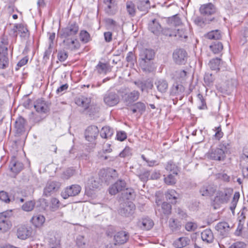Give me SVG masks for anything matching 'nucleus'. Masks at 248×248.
<instances>
[{
  "label": "nucleus",
  "mask_w": 248,
  "mask_h": 248,
  "mask_svg": "<svg viewBox=\"0 0 248 248\" xmlns=\"http://www.w3.org/2000/svg\"><path fill=\"white\" fill-rule=\"evenodd\" d=\"M91 99L90 98L81 96L76 99L75 103L78 106L84 108L85 110L89 109V115H93L98 111V108L93 105L90 106Z\"/></svg>",
  "instance_id": "f257e3e1"
},
{
  "label": "nucleus",
  "mask_w": 248,
  "mask_h": 248,
  "mask_svg": "<svg viewBox=\"0 0 248 248\" xmlns=\"http://www.w3.org/2000/svg\"><path fill=\"white\" fill-rule=\"evenodd\" d=\"M155 56V52L152 49L143 48L140 53V65L142 66L143 71H146V63L153 59Z\"/></svg>",
  "instance_id": "f03ea898"
},
{
  "label": "nucleus",
  "mask_w": 248,
  "mask_h": 248,
  "mask_svg": "<svg viewBox=\"0 0 248 248\" xmlns=\"http://www.w3.org/2000/svg\"><path fill=\"white\" fill-rule=\"evenodd\" d=\"M206 156L211 160L223 161L224 160L226 155L223 149L217 147L210 149L206 153Z\"/></svg>",
  "instance_id": "7ed1b4c3"
},
{
  "label": "nucleus",
  "mask_w": 248,
  "mask_h": 248,
  "mask_svg": "<svg viewBox=\"0 0 248 248\" xmlns=\"http://www.w3.org/2000/svg\"><path fill=\"white\" fill-rule=\"evenodd\" d=\"M232 189H224L223 191L218 192L215 197L214 202L217 205L227 203L229 200L232 193Z\"/></svg>",
  "instance_id": "20e7f679"
},
{
  "label": "nucleus",
  "mask_w": 248,
  "mask_h": 248,
  "mask_svg": "<svg viewBox=\"0 0 248 248\" xmlns=\"http://www.w3.org/2000/svg\"><path fill=\"white\" fill-rule=\"evenodd\" d=\"M135 210L134 204L131 202H127L120 205L119 213L125 217H129L133 215Z\"/></svg>",
  "instance_id": "39448f33"
},
{
  "label": "nucleus",
  "mask_w": 248,
  "mask_h": 248,
  "mask_svg": "<svg viewBox=\"0 0 248 248\" xmlns=\"http://www.w3.org/2000/svg\"><path fill=\"white\" fill-rule=\"evenodd\" d=\"M172 58L176 63L178 64H185L187 61V53L184 49H176L173 52Z\"/></svg>",
  "instance_id": "423d86ee"
},
{
  "label": "nucleus",
  "mask_w": 248,
  "mask_h": 248,
  "mask_svg": "<svg viewBox=\"0 0 248 248\" xmlns=\"http://www.w3.org/2000/svg\"><path fill=\"white\" fill-rule=\"evenodd\" d=\"M78 26L76 22H70L62 29L61 35L63 38L72 37L78 32Z\"/></svg>",
  "instance_id": "0eeeda50"
},
{
  "label": "nucleus",
  "mask_w": 248,
  "mask_h": 248,
  "mask_svg": "<svg viewBox=\"0 0 248 248\" xmlns=\"http://www.w3.org/2000/svg\"><path fill=\"white\" fill-rule=\"evenodd\" d=\"M81 188L78 185H72L65 188L61 193L62 197L66 199L69 197L76 196L80 192Z\"/></svg>",
  "instance_id": "6e6552de"
},
{
  "label": "nucleus",
  "mask_w": 248,
  "mask_h": 248,
  "mask_svg": "<svg viewBox=\"0 0 248 248\" xmlns=\"http://www.w3.org/2000/svg\"><path fill=\"white\" fill-rule=\"evenodd\" d=\"M199 11L202 15L208 16L216 14L217 13V9L212 3H208L202 5Z\"/></svg>",
  "instance_id": "1a4fd4ad"
},
{
  "label": "nucleus",
  "mask_w": 248,
  "mask_h": 248,
  "mask_svg": "<svg viewBox=\"0 0 248 248\" xmlns=\"http://www.w3.org/2000/svg\"><path fill=\"white\" fill-rule=\"evenodd\" d=\"M148 29L155 35L159 36L161 34L162 26L157 19L154 18L149 20Z\"/></svg>",
  "instance_id": "9d476101"
},
{
  "label": "nucleus",
  "mask_w": 248,
  "mask_h": 248,
  "mask_svg": "<svg viewBox=\"0 0 248 248\" xmlns=\"http://www.w3.org/2000/svg\"><path fill=\"white\" fill-rule=\"evenodd\" d=\"M99 131L95 125H91L87 127L85 132V137L89 142H93L97 138Z\"/></svg>",
  "instance_id": "9b49d317"
},
{
  "label": "nucleus",
  "mask_w": 248,
  "mask_h": 248,
  "mask_svg": "<svg viewBox=\"0 0 248 248\" xmlns=\"http://www.w3.org/2000/svg\"><path fill=\"white\" fill-rule=\"evenodd\" d=\"M104 101L108 106H114L119 102V97L114 92H108L105 95Z\"/></svg>",
  "instance_id": "f8f14e48"
},
{
  "label": "nucleus",
  "mask_w": 248,
  "mask_h": 248,
  "mask_svg": "<svg viewBox=\"0 0 248 248\" xmlns=\"http://www.w3.org/2000/svg\"><path fill=\"white\" fill-rule=\"evenodd\" d=\"M36 112L41 115H45L46 111V102L44 98H39L33 103Z\"/></svg>",
  "instance_id": "ddd939ff"
},
{
  "label": "nucleus",
  "mask_w": 248,
  "mask_h": 248,
  "mask_svg": "<svg viewBox=\"0 0 248 248\" xmlns=\"http://www.w3.org/2000/svg\"><path fill=\"white\" fill-rule=\"evenodd\" d=\"M31 234V229L26 225L19 226L17 229L16 235L21 240H25Z\"/></svg>",
  "instance_id": "4468645a"
},
{
  "label": "nucleus",
  "mask_w": 248,
  "mask_h": 248,
  "mask_svg": "<svg viewBox=\"0 0 248 248\" xmlns=\"http://www.w3.org/2000/svg\"><path fill=\"white\" fill-rule=\"evenodd\" d=\"M137 224L142 230H149L153 227L154 223L150 218L145 217L139 219Z\"/></svg>",
  "instance_id": "2eb2a0df"
},
{
  "label": "nucleus",
  "mask_w": 248,
  "mask_h": 248,
  "mask_svg": "<svg viewBox=\"0 0 248 248\" xmlns=\"http://www.w3.org/2000/svg\"><path fill=\"white\" fill-rule=\"evenodd\" d=\"M11 226V223L7 217L6 213H0V230L3 232H6L10 229Z\"/></svg>",
  "instance_id": "dca6fc26"
},
{
  "label": "nucleus",
  "mask_w": 248,
  "mask_h": 248,
  "mask_svg": "<svg viewBox=\"0 0 248 248\" xmlns=\"http://www.w3.org/2000/svg\"><path fill=\"white\" fill-rule=\"evenodd\" d=\"M216 229L220 235L223 237H226L228 234L231 227L227 222H220L216 226Z\"/></svg>",
  "instance_id": "f3484780"
},
{
  "label": "nucleus",
  "mask_w": 248,
  "mask_h": 248,
  "mask_svg": "<svg viewBox=\"0 0 248 248\" xmlns=\"http://www.w3.org/2000/svg\"><path fill=\"white\" fill-rule=\"evenodd\" d=\"M129 238L128 233L124 231H121L117 232L114 236V239L116 242L115 244H123L126 242Z\"/></svg>",
  "instance_id": "a211bd4d"
},
{
  "label": "nucleus",
  "mask_w": 248,
  "mask_h": 248,
  "mask_svg": "<svg viewBox=\"0 0 248 248\" xmlns=\"http://www.w3.org/2000/svg\"><path fill=\"white\" fill-rule=\"evenodd\" d=\"M157 90L161 93H164L168 90V83L167 81L164 79H159L155 82Z\"/></svg>",
  "instance_id": "6ab92c4d"
},
{
  "label": "nucleus",
  "mask_w": 248,
  "mask_h": 248,
  "mask_svg": "<svg viewBox=\"0 0 248 248\" xmlns=\"http://www.w3.org/2000/svg\"><path fill=\"white\" fill-rule=\"evenodd\" d=\"M18 34L21 38L22 41H27L30 36V33L27 26L22 23L19 24Z\"/></svg>",
  "instance_id": "aec40b11"
},
{
  "label": "nucleus",
  "mask_w": 248,
  "mask_h": 248,
  "mask_svg": "<svg viewBox=\"0 0 248 248\" xmlns=\"http://www.w3.org/2000/svg\"><path fill=\"white\" fill-rule=\"evenodd\" d=\"M95 70L100 74H106L111 71V67L108 63L99 62L95 66Z\"/></svg>",
  "instance_id": "412c9836"
},
{
  "label": "nucleus",
  "mask_w": 248,
  "mask_h": 248,
  "mask_svg": "<svg viewBox=\"0 0 248 248\" xmlns=\"http://www.w3.org/2000/svg\"><path fill=\"white\" fill-rule=\"evenodd\" d=\"M201 238L203 241L207 243H212L214 240L213 233L210 229H206L201 233Z\"/></svg>",
  "instance_id": "4be33fe9"
},
{
  "label": "nucleus",
  "mask_w": 248,
  "mask_h": 248,
  "mask_svg": "<svg viewBox=\"0 0 248 248\" xmlns=\"http://www.w3.org/2000/svg\"><path fill=\"white\" fill-rule=\"evenodd\" d=\"M214 20V18H206L200 16H197L193 19L194 23L197 26L202 28L204 27L206 25L209 24Z\"/></svg>",
  "instance_id": "5701e85b"
},
{
  "label": "nucleus",
  "mask_w": 248,
  "mask_h": 248,
  "mask_svg": "<svg viewBox=\"0 0 248 248\" xmlns=\"http://www.w3.org/2000/svg\"><path fill=\"white\" fill-rule=\"evenodd\" d=\"M9 46H9L8 37L3 34L0 36V52H3L2 53L8 52Z\"/></svg>",
  "instance_id": "b1692460"
},
{
  "label": "nucleus",
  "mask_w": 248,
  "mask_h": 248,
  "mask_svg": "<svg viewBox=\"0 0 248 248\" xmlns=\"http://www.w3.org/2000/svg\"><path fill=\"white\" fill-rule=\"evenodd\" d=\"M140 96V93L134 90L132 92L125 93L124 96V100L129 103H132L137 100Z\"/></svg>",
  "instance_id": "393cba45"
},
{
  "label": "nucleus",
  "mask_w": 248,
  "mask_h": 248,
  "mask_svg": "<svg viewBox=\"0 0 248 248\" xmlns=\"http://www.w3.org/2000/svg\"><path fill=\"white\" fill-rule=\"evenodd\" d=\"M134 84L142 92L148 89H152L153 85L150 80H138L134 81Z\"/></svg>",
  "instance_id": "a878e982"
},
{
  "label": "nucleus",
  "mask_w": 248,
  "mask_h": 248,
  "mask_svg": "<svg viewBox=\"0 0 248 248\" xmlns=\"http://www.w3.org/2000/svg\"><path fill=\"white\" fill-rule=\"evenodd\" d=\"M184 91L185 88L182 85L175 83L170 88V94L172 96L181 95Z\"/></svg>",
  "instance_id": "bb28decb"
},
{
  "label": "nucleus",
  "mask_w": 248,
  "mask_h": 248,
  "mask_svg": "<svg viewBox=\"0 0 248 248\" xmlns=\"http://www.w3.org/2000/svg\"><path fill=\"white\" fill-rule=\"evenodd\" d=\"M190 242V239L187 237H181L176 239L173 243L175 248H183L187 246Z\"/></svg>",
  "instance_id": "cd10ccee"
},
{
  "label": "nucleus",
  "mask_w": 248,
  "mask_h": 248,
  "mask_svg": "<svg viewBox=\"0 0 248 248\" xmlns=\"http://www.w3.org/2000/svg\"><path fill=\"white\" fill-rule=\"evenodd\" d=\"M114 133V130L108 126H105L102 128L100 132L101 138L103 139H110Z\"/></svg>",
  "instance_id": "c85d7f7f"
},
{
  "label": "nucleus",
  "mask_w": 248,
  "mask_h": 248,
  "mask_svg": "<svg viewBox=\"0 0 248 248\" xmlns=\"http://www.w3.org/2000/svg\"><path fill=\"white\" fill-rule=\"evenodd\" d=\"M9 166L11 171L16 173L19 172L23 168V164L16 161L15 158L11 161Z\"/></svg>",
  "instance_id": "c756f323"
},
{
  "label": "nucleus",
  "mask_w": 248,
  "mask_h": 248,
  "mask_svg": "<svg viewBox=\"0 0 248 248\" xmlns=\"http://www.w3.org/2000/svg\"><path fill=\"white\" fill-rule=\"evenodd\" d=\"M45 221V217L40 215L34 216L31 219V223L36 228L42 226Z\"/></svg>",
  "instance_id": "7c9ffc66"
},
{
  "label": "nucleus",
  "mask_w": 248,
  "mask_h": 248,
  "mask_svg": "<svg viewBox=\"0 0 248 248\" xmlns=\"http://www.w3.org/2000/svg\"><path fill=\"white\" fill-rule=\"evenodd\" d=\"M0 52V69H5L9 63L8 52Z\"/></svg>",
  "instance_id": "2f4dec72"
},
{
  "label": "nucleus",
  "mask_w": 248,
  "mask_h": 248,
  "mask_svg": "<svg viewBox=\"0 0 248 248\" xmlns=\"http://www.w3.org/2000/svg\"><path fill=\"white\" fill-rule=\"evenodd\" d=\"M146 106L145 104L141 102H138L134 104L130 109L132 111L133 113L136 112H139L141 114L145 111Z\"/></svg>",
  "instance_id": "473e14b6"
},
{
  "label": "nucleus",
  "mask_w": 248,
  "mask_h": 248,
  "mask_svg": "<svg viewBox=\"0 0 248 248\" xmlns=\"http://www.w3.org/2000/svg\"><path fill=\"white\" fill-rule=\"evenodd\" d=\"M167 23L170 26H178L182 24L180 18L177 15L168 17L166 20Z\"/></svg>",
  "instance_id": "72a5a7b5"
},
{
  "label": "nucleus",
  "mask_w": 248,
  "mask_h": 248,
  "mask_svg": "<svg viewBox=\"0 0 248 248\" xmlns=\"http://www.w3.org/2000/svg\"><path fill=\"white\" fill-rule=\"evenodd\" d=\"M166 198L167 200L169 201L171 203H175L176 199H177L178 194L173 189L168 190L166 194Z\"/></svg>",
  "instance_id": "f704fd0d"
},
{
  "label": "nucleus",
  "mask_w": 248,
  "mask_h": 248,
  "mask_svg": "<svg viewBox=\"0 0 248 248\" xmlns=\"http://www.w3.org/2000/svg\"><path fill=\"white\" fill-rule=\"evenodd\" d=\"M137 7L140 11L147 12L150 8V1L149 0H138Z\"/></svg>",
  "instance_id": "c9c22d12"
},
{
  "label": "nucleus",
  "mask_w": 248,
  "mask_h": 248,
  "mask_svg": "<svg viewBox=\"0 0 248 248\" xmlns=\"http://www.w3.org/2000/svg\"><path fill=\"white\" fill-rule=\"evenodd\" d=\"M25 120L21 117H19L15 122V127L18 133H21L24 131Z\"/></svg>",
  "instance_id": "e433bc0d"
},
{
  "label": "nucleus",
  "mask_w": 248,
  "mask_h": 248,
  "mask_svg": "<svg viewBox=\"0 0 248 248\" xmlns=\"http://www.w3.org/2000/svg\"><path fill=\"white\" fill-rule=\"evenodd\" d=\"M178 172L169 173L167 177L164 178L165 183L169 185H172L176 182V177Z\"/></svg>",
  "instance_id": "4c0bfd02"
},
{
  "label": "nucleus",
  "mask_w": 248,
  "mask_h": 248,
  "mask_svg": "<svg viewBox=\"0 0 248 248\" xmlns=\"http://www.w3.org/2000/svg\"><path fill=\"white\" fill-rule=\"evenodd\" d=\"M165 170L169 173L178 172L179 167L171 160L168 161L165 165Z\"/></svg>",
  "instance_id": "58836bf2"
},
{
  "label": "nucleus",
  "mask_w": 248,
  "mask_h": 248,
  "mask_svg": "<svg viewBox=\"0 0 248 248\" xmlns=\"http://www.w3.org/2000/svg\"><path fill=\"white\" fill-rule=\"evenodd\" d=\"M205 36L211 40H219L221 37V34L220 31L216 30L209 31L205 34Z\"/></svg>",
  "instance_id": "ea45409f"
},
{
  "label": "nucleus",
  "mask_w": 248,
  "mask_h": 248,
  "mask_svg": "<svg viewBox=\"0 0 248 248\" xmlns=\"http://www.w3.org/2000/svg\"><path fill=\"white\" fill-rule=\"evenodd\" d=\"M181 225L174 218H171L169 220V227L172 232H177L180 230Z\"/></svg>",
  "instance_id": "a19ab883"
},
{
  "label": "nucleus",
  "mask_w": 248,
  "mask_h": 248,
  "mask_svg": "<svg viewBox=\"0 0 248 248\" xmlns=\"http://www.w3.org/2000/svg\"><path fill=\"white\" fill-rule=\"evenodd\" d=\"M35 205L34 201H29L24 203L21 207L22 209L26 212H30L33 210Z\"/></svg>",
  "instance_id": "79ce46f5"
},
{
  "label": "nucleus",
  "mask_w": 248,
  "mask_h": 248,
  "mask_svg": "<svg viewBox=\"0 0 248 248\" xmlns=\"http://www.w3.org/2000/svg\"><path fill=\"white\" fill-rule=\"evenodd\" d=\"M213 188L209 185L203 186L200 189V193L202 196H209L214 193Z\"/></svg>",
  "instance_id": "37998d69"
},
{
  "label": "nucleus",
  "mask_w": 248,
  "mask_h": 248,
  "mask_svg": "<svg viewBox=\"0 0 248 248\" xmlns=\"http://www.w3.org/2000/svg\"><path fill=\"white\" fill-rule=\"evenodd\" d=\"M126 9L128 15L133 17L136 14V8L135 5L131 1H128L126 3Z\"/></svg>",
  "instance_id": "c03bdc74"
},
{
  "label": "nucleus",
  "mask_w": 248,
  "mask_h": 248,
  "mask_svg": "<svg viewBox=\"0 0 248 248\" xmlns=\"http://www.w3.org/2000/svg\"><path fill=\"white\" fill-rule=\"evenodd\" d=\"M240 197V194L239 192H235L233 195L232 200L231 202V205L230 207V210L233 214L234 213V210L236 208L238 201Z\"/></svg>",
  "instance_id": "a18cd8bd"
},
{
  "label": "nucleus",
  "mask_w": 248,
  "mask_h": 248,
  "mask_svg": "<svg viewBox=\"0 0 248 248\" xmlns=\"http://www.w3.org/2000/svg\"><path fill=\"white\" fill-rule=\"evenodd\" d=\"M220 61L221 60L218 58L213 59L211 60L209 63L210 68L212 70H218L219 69V66Z\"/></svg>",
  "instance_id": "49530a36"
},
{
  "label": "nucleus",
  "mask_w": 248,
  "mask_h": 248,
  "mask_svg": "<svg viewBox=\"0 0 248 248\" xmlns=\"http://www.w3.org/2000/svg\"><path fill=\"white\" fill-rule=\"evenodd\" d=\"M211 50L215 54H218L223 49V45L220 42L215 43L210 46Z\"/></svg>",
  "instance_id": "de8ad7c7"
},
{
  "label": "nucleus",
  "mask_w": 248,
  "mask_h": 248,
  "mask_svg": "<svg viewBox=\"0 0 248 248\" xmlns=\"http://www.w3.org/2000/svg\"><path fill=\"white\" fill-rule=\"evenodd\" d=\"M60 202L58 199L53 198L50 202L49 208L52 211H55L58 210L60 207Z\"/></svg>",
  "instance_id": "09e8293b"
},
{
  "label": "nucleus",
  "mask_w": 248,
  "mask_h": 248,
  "mask_svg": "<svg viewBox=\"0 0 248 248\" xmlns=\"http://www.w3.org/2000/svg\"><path fill=\"white\" fill-rule=\"evenodd\" d=\"M171 205L167 202H164L161 205V212L165 215H169L171 213Z\"/></svg>",
  "instance_id": "8fccbe9b"
},
{
  "label": "nucleus",
  "mask_w": 248,
  "mask_h": 248,
  "mask_svg": "<svg viewBox=\"0 0 248 248\" xmlns=\"http://www.w3.org/2000/svg\"><path fill=\"white\" fill-rule=\"evenodd\" d=\"M49 243L51 248H60V241L54 235L49 238Z\"/></svg>",
  "instance_id": "3c124183"
},
{
  "label": "nucleus",
  "mask_w": 248,
  "mask_h": 248,
  "mask_svg": "<svg viewBox=\"0 0 248 248\" xmlns=\"http://www.w3.org/2000/svg\"><path fill=\"white\" fill-rule=\"evenodd\" d=\"M198 101L199 103V108L200 109H204L207 108L205 100L203 96L201 93L197 95Z\"/></svg>",
  "instance_id": "603ef678"
},
{
  "label": "nucleus",
  "mask_w": 248,
  "mask_h": 248,
  "mask_svg": "<svg viewBox=\"0 0 248 248\" xmlns=\"http://www.w3.org/2000/svg\"><path fill=\"white\" fill-rule=\"evenodd\" d=\"M36 207L40 211H45L46 208V200L44 198L39 199L37 202Z\"/></svg>",
  "instance_id": "864d4df0"
},
{
  "label": "nucleus",
  "mask_w": 248,
  "mask_h": 248,
  "mask_svg": "<svg viewBox=\"0 0 248 248\" xmlns=\"http://www.w3.org/2000/svg\"><path fill=\"white\" fill-rule=\"evenodd\" d=\"M80 40L84 43H86L90 40V35L86 31H81L79 34Z\"/></svg>",
  "instance_id": "5fc2aeb1"
},
{
  "label": "nucleus",
  "mask_w": 248,
  "mask_h": 248,
  "mask_svg": "<svg viewBox=\"0 0 248 248\" xmlns=\"http://www.w3.org/2000/svg\"><path fill=\"white\" fill-rule=\"evenodd\" d=\"M45 117V115H41L38 114L36 111L31 112L30 115V119L33 122H37Z\"/></svg>",
  "instance_id": "6e6d98bb"
},
{
  "label": "nucleus",
  "mask_w": 248,
  "mask_h": 248,
  "mask_svg": "<svg viewBox=\"0 0 248 248\" xmlns=\"http://www.w3.org/2000/svg\"><path fill=\"white\" fill-rule=\"evenodd\" d=\"M60 187V184L58 182H54L50 183L47 186V192L57 191Z\"/></svg>",
  "instance_id": "4d7b16f0"
},
{
  "label": "nucleus",
  "mask_w": 248,
  "mask_h": 248,
  "mask_svg": "<svg viewBox=\"0 0 248 248\" xmlns=\"http://www.w3.org/2000/svg\"><path fill=\"white\" fill-rule=\"evenodd\" d=\"M105 7L106 12L109 15H113L115 13V6L114 2L110 3L109 4L106 5Z\"/></svg>",
  "instance_id": "13d9d810"
},
{
  "label": "nucleus",
  "mask_w": 248,
  "mask_h": 248,
  "mask_svg": "<svg viewBox=\"0 0 248 248\" xmlns=\"http://www.w3.org/2000/svg\"><path fill=\"white\" fill-rule=\"evenodd\" d=\"M161 34L167 36L171 37L175 34V30L170 28H164L162 27Z\"/></svg>",
  "instance_id": "bf43d9fd"
},
{
  "label": "nucleus",
  "mask_w": 248,
  "mask_h": 248,
  "mask_svg": "<svg viewBox=\"0 0 248 248\" xmlns=\"http://www.w3.org/2000/svg\"><path fill=\"white\" fill-rule=\"evenodd\" d=\"M76 244L79 248H85L86 241L84 237L82 235H78L76 239Z\"/></svg>",
  "instance_id": "052dcab7"
},
{
  "label": "nucleus",
  "mask_w": 248,
  "mask_h": 248,
  "mask_svg": "<svg viewBox=\"0 0 248 248\" xmlns=\"http://www.w3.org/2000/svg\"><path fill=\"white\" fill-rule=\"evenodd\" d=\"M174 36L177 37L180 40H182L183 38L186 39L187 37L186 33L185 32V31L183 29H178L176 31L175 30V34Z\"/></svg>",
  "instance_id": "680f3d73"
},
{
  "label": "nucleus",
  "mask_w": 248,
  "mask_h": 248,
  "mask_svg": "<svg viewBox=\"0 0 248 248\" xmlns=\"http://www.w3.org/2000/svg\"><path fill=\"white\" fill-rule=\"evenodd\" d=\"M197 227V224L193 222H187L185 225L186 230L189 232L195 231Z\"/></svg>",
  "instance_id": "e2e57ef3"
},
{
  "label": "nucleus",
  "mask_w": 248,
  "mask_h": 248,
  "mask_svg": "<svg viewBox=\"0 0 248 248\" xmlns=\"http://www.w3.org/2000/svg\"><path fill=\"white\" fill-rule=\"evenodd\" d=\"M231 144V141L230 140H223L219 145V147L223 149L224 151H227L230 149Z\"/></svg>",
  "instance_id": "0e129e2a"
},
{
  "label": "nucleus",
  "mask_w": 248,
  "mask_h": 248,
  "mask_svg": "<svg viewBox=\"0 0 248 248\" xmlns=\"http://www.w3.org/2000/svg\"><path fill=\"white\" fill-rule=\"evenodd\" d=\"M140 180L143 182H145L148 180L150 175V172L148 170H144L143 172L137 174Z\"/></svg>",
  "instance_id": "69168bd1"
},
{
  "label": "nucleus",
  "mask_w": 248,
  "mask_h": 248,
  "mask_svg": "<svg viewBox=\"0 0 248 248\" xmlns=\"http://www.w3.org/2000/svg\"><path fill=\"white\" fill-rule=\"evenodd\" d=\"M75 173V170L73 169L69 168L64 171L62 174V178L64 179H68L73 176Z\"/></svg>",
  "instance_id": "338daca9"
},
{
  "label": "nucleus",
  "mask_w": 248,
  "mask_h": 248,
  "mask_svg": "<svg viewBox=\"0 0 248 248\" xmlns=\"http://www.w3.org/2000/svg\"><path fill=\"white\" fill-rule=\"evenodd\" d=\"M132 155L131 149L128 147H126L120 154L119 156L121 157H126Z\"/></svg>",
  "instance_id": "774afa93"
}]
</instances>
